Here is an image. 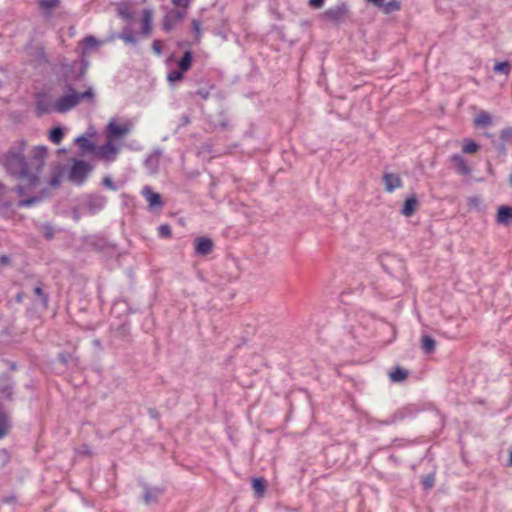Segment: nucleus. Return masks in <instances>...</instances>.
Segmentation results:
<instances>
[{
    "instance_id": "1",
    "label": "nucleus",
    "mask_w": 512,
    "mask_h": 512,
    "mask_svg": "<svg viewBox=\"0 0 512 512\" xmlns=\"http://www.w3.org/2000/svg\"><path fill=\"white\" fill-rule=\"evenodd\" d=\"M27 148V141L19 139L6 152L0 154V165L7 175L16 180L27 181L26 185L18 184L12 189L20 197L32 193L40 184V174L48 154L46 146H35L30 158H28L26 155Z\"/></svg>"
},
{
    "instance_id": "2",
    "label": "nucleus",
    "mask_w": 512,
    "mask_h": 512,
    "mask_svg": "<svg viewBox=\"0 0 512 512\" xmlns=\"http://www.w3.org/2000/svg\"><path fill=\"white\" fill-rule=\"evenodd\" d=\"M68 94L60 96L54 103L53 109L58 113H66L79 104L77 92L71 83L66 85Z\"/></svg>"
},
{
    "instance_id": "3",
    "label": "nucleus",
    "mask_w": 512,
    "mask_h": 512,
    "mask_svg": "<svg viewBox=\"0 0 512 512\" xmlns=\"http://www.w3.org/2000/svg\"><path fill=\"white\" fill-rule=\"evenodd\" d=\"M92 166L84 161L75 159L69 171V180L77 184H82L92 170Z\"/></svg>"
},
{
    "instance_id": "4",
    "label": "nucleus",
    "mask_w": 512,
    "mask_h": 512,
    "mask_svg": "<svg viewBox=\"0 0 512 512\" xmlns=\"http://www.w3.org/2000/svg\"><path fill=\"white\" fill-rule=\"evenodd\" d=\"M87 71V62L73 61L72 64L65 66L63 79L66 82H73L81 80Z\"/></svg>"
},
{
    "instance_id": "5",
    "label": "nucleus",
    "mask_w": 512,
    "mask_h": 512,
    "mask_svg": "<svg viewBox=\"0 0 512 512\" xmlns=\"http://www.w3.org/2000/svg\"><path fill=\"white\" fill-rule=\"evenodd\" d=\"M348 13V7L345 3H340L324 11L320 18L334 25H338Z\"/></svg>"
},
{
    "instance_id": "6",
    "label": "nucleus",
    "mask_w": 512,
    "mask_h": 512,
    "mask_svg": "<svg viewBox=\"0 0 512 512\" xmlns=\"http://www.w3.org/2000/svg\"><path fill=\"white\" fill-rule=\"evenodd\" d=\"M187 14L184 9L170 10L162 19V29L166 32H170L176 24L183 21Z\"/></svg>"
},
{
    "instance_id": "7",
    "label": "nucleus",
    "mask_w": 512,
    "mask_h": 512,
    "mask_svg": "<svg viewBox=\"0 0 512 512\" xmlns=\"http://www.w3.org/2000/svg\"><path fill=\"white\" fill-rule=\"evenodd\" d=\"M107 198L101 194H89L85 199V207L91 215L100 212L106 206Z\"/></svg>"
},
{
    "instance_id": "8",
    "label": "nucleus",
    "mask_w": 512,
    "mask_h": 512,
    "mask_svg": "<svg viewBox=\"0 0 512 512\" xmlns=\"http://www.w3.org/2000/svg\"><path fill=\"white\" fill-rule=\"evenodd\" d=\"M14 381L8 374L0 375V394L3 399L12 401L14 399Z\"/></svg>"
},
{
    "instance_id": "9",
    "label": "nucleus",
    "mask_w": 512,
    "mask_h": 512,
    "mask_svg": "<svg viewBox=\"0 0 512 512\" xmlns=\"http://www.w3.org/2000/svg\"><path fill=\"white\" fill-rule=\"evenodd\" d=\"M195 253L199 256H206L214 249V242L211 238L200 236L194 240Z\"/></svg>"
},
{
    "instance_id": "10",
    "label": "nucleus",
    "mask_w": 512,
    "mask_h": 512,
    "mask_svg": "<svg viewBox=\"0 0 512 512\" xmlns=\"http://www.w3.org/2000/svg\"><path fill=\"white\" fill-rule=\"evenodd\" d=\"M142 487L144 489L142 499L146 505L157 503L158 498L165 492L164 487H150L146 483Z\"/></svg>"
},
{
    "instance_id": "11",
    "label": "nucleus",
    "mask_w": 512,
    "mask_h": 512,
    "mask_svg": "<svg viewBox=\"0 0 512 512\" xmlns=\"http://www.w3.org/2000/svg\"><path fill=\"white\" fill-rule=\"evenodd\" d=\"M142 195L149 203V207L151 209L162 208L164 203L162 201V197L159 193L154 192L150 186H145L142 189Z\"/></svg>"
},
{
    "instance_id": "12",
    "label": "nucleus",
    "mask_w": 512,
    "mask_h": 512,
    "mask_svg": "<svg viewBox=\"0 0 512 512\" xmlns=\"http://www.w3.org/2000/svg\"><path fill=\"white\" fill-rule=\"evenodd\" d=\"M50 195H51L50 190L48 188H43L40 190V192L37 195L19 200L17 203V206L18 207H31L37 203H40L44 199L50 197Z\"/></svg>"
},
{
    "instance_id": "13",
    "label": "nucleus",
    "mask_w": 512,
    "mask_h": 512,
    "mask_svg": "<svg viewBox=\"0 0 512 512\" xmlns=\"http://www.w3.org/2000/svg\"><path fill=\"white\" fill-rule=\"evenodd\" d=\"M418 410L413 405H408L402 408H399L396 410L392 415V419L394 423H398L400 421H403L405 419H412L415 418L417 415Z\"/></svg>"
},
{
    "instance_id": "14",
    "label": "nucleus",
    "mask_w": 512,
    "mask_h": 512,
    "mask_svg": "<svg viewBox=\"0 0 512 512\" xmlns=\"http://www.w3.org/2000/svg\"><path fill=\"white\" fill-rule=\"evenodd\" d=\"M451 163H453L454 168L457 173L463 176H469L472 173L471 167L468 165L467 161L463 156L459 154H453L450 158Z\"/></svg>"
},
{
    "instance_id": "15",
    "label": "nucleus",
    "mask_w": 512,
    "mask_h": 512,
    "mask_svg": "<svg viewBox=\"0 0 512 512\" xmlns=\"http://www.w3.org/2000/svg\"><path fill=\"white\" fill-rule=\"evenodd\" d=\"M118 153V148L110 140L104 143L96 151L97 156L107 161H113Z\"/></svg>"
},
{
    "instance_id": "16",
    "label": "nucleus",
    "mask_w": 512,
    "mask_h": 512,
    "mask_svg": "<svg viewBox=\"0 0 512 512\" xmlns=\"http://www.w3.org/2000/svg\"><path fill=\"white\" fill-rule=\"evenodd\" d=\"M129 128L125 125L117 124L115 121H111L107 126V135L109 139H118L127 134Z\"/></svg>"
},
{
    "instance_id": "17",
    "label": "nucleus",
    "mask_w": 512,
    "mask_h": 512,
    "mask_svg": "<svg viewBox=\"0 0 512 512\" xmlns=\"http://www.w3.org/2000/svg\"><path fill=\"white\" fill-rule=\"evenodd\" d=\"M383 182L387 192L391 193L395 189L402 187V180L399 175L395 173H385L383 175Z\"/></svg>"
},
{
    "instance_id": "18",
    "label": "nucleus",
    "mask_w": 512,
    "mask_h": 512,
    "mask_svg": "<svg viewBox=\"0 0 512 512\" xmlns=\"http://www.w3.org/2000/svg\"><path fill=\"white\" fill-rule=\"evenodd\" d=\"M53 109V103H51L45 95H38L36 98V113L38 116L49 114Z\"/></svg>"
},
{
    "instance_id": "19",
    "label": "nucleus",
    "mask_w": 512,
    "mask_h": 512,
    "mask_svg": "<svg viewBox=\"0 0 512 512\" xmlns=\"http://www.w3.org/2000/svg\"><path fill=\"white\" fill-rule=\"evenodd\" d=\"M114 335L116 338L123 342H131V326L128 320L122 322L119 326L114 329Z\"/></svg>"
},
{
    "instance_id": "20",
    "label": "nucleus",
    "mask_w": 512,
    "mask_h": 512,
    "mask_svg": "<svg viewBox=\"0 0 512 512\" xmlns=\"http://www.w3.org/2000/svg\"><path fill=\"white\" fill-rule=\"evenodd\" d=\"M418 206L419 201L416 195L412 194L405 199L401 213L406 217H410L416 212Z\"/></svg>"
},
{
    "instance_id": "21",
    "label": "nucleus",
    "mask_w": 512,
    "mask_h": 512,
    "mask_svg": "<svg viewBox=\"0 0 512 512\" xmlns=\"http://www.w3.org/2000/svg\"><path fill=\"white\" fill-rule=\"evenodd\" d=\"M496 221L498 224L509 225L512 222V207L500 206L497 210Z\"/></svg>"
},
{
    "instance_id": "22",
    "label": "nucleus",
    "mask_w": 512,
    "mask_h": 512,
    "mask_svg": "<svg viewBox=\"0 0 512 512\" xmlns=\"http://www.w3.org/2000/svg\"><path fill=\"white\" fill-rule=\"evenodd\" d=\"M152 22H153V11L151 9H144L142 11V19H141V34L142 35H150L152 31Z\"/></svg>"
},
{
    "instance_id": "23",
    "label": "nucleus",
    "mask_w": 512,
    "mask_h": 512,
    "mask_svg": "<svg viewBox=\"0 0 512 512\" xmlns=\"http://www.w3.org/2000/svg\"><path fill=\"white\" fill-rule=\"evenodd\" d=\"M388 375L391 382L400 383L408 378L409 371L401 366H395Z\"/></svg>"
},
{
    "instance_id": "24",
    "label": "nucleus",
    "mask_w": 512,
    "mask_h": 512,
    "mask_svg": "<svg viewBox=\"0 0 512 512\" xmlns=\"http://www.w3.org/2000/svg\"><path fill=\"white\" fill-rule=\"evenodd\" d=\"M10 428V418L5 406L0 402V433L5 437Z\"/></svg>"
},
{
    "instance_id": "25",
    "label": "nucleus",
    "mask_w": 512,
    "mask_h": 512,
    "mask_svg": "<svg viewBox=\"0 0 512 512\" xmlns=\"http://www.w3.org/2000/svg\"><path fill=\"white\" fill-rule=\"evenodd\" d=\"M117 15L128 23L132 22L134 19L130 6L126 2H121L117 5Z\"/></svg>"
},
{
    "instance_id": "26",
    "label": "nucleus",
    "mask_w": 512,
    "mask_h": 512,
    "mask_svg": "<svg viewBox=\"0 0 512 512\" xmlns=\"http://www.w3.org/2000/svg\"><path fill=\"white\" fill-rule=\"evenodd\" d=\"M193 62V53L191 50H187L184 52L183 56L177 63L178 68L184 73L190 70Z\"/></svg>"
},
{
    "instance_id": "27",
    "label": "nucleus",
    "mask_w": 512,
    "mask_h": 512,
    "mask_svg": "<svg viewBox=\"0 0 512 512\" xmlns=\"http://www.w3.org/2000/svg\"><path fill=\"white\" fill-rule=\"evenodd\" d=\"M252 488L257 497H262L267 489V480L263 477L253 478Z\"/></svg>"
},
{
    "instance_id": "28",
    "label": "nucleus",
    "mask_w": 512,
    "mask_h": 512,
    "mask_svg": "<svg viewBox=\"0 0 512 512\" xmlns=\"http://www.w3.org/2000/svg\"><path fill=\"white\" fill-rule=\"evenodd\" d=\"M36 2L45 14H50L53 9L59 7L61 0H36Z\"/></svg>"
},
{
    "instance_id": "29",
    "label": "nucleus",
    "mask_w": 512,
    "mask_h": 512,
    "mask_svg": "<svg viewBox=\"0 0 512 512\" xmlns=\"http://www.w3.org/2000/svg\"><path fill=\"white\" fill-rule=\"evenodd\" d=\"M75 142L79 145L81 150L85 152H95L96 151V145L94 142L89 140L86 136L81 135L76 138Z\"/></svg>"
},
{
    "instance_id": "30",
    "label": "nucleus",
    "mask_w": 512,
    "mask_h": 512,
    "mask_svg": "<svg viewBox=\"0 0 512 512\" xmlns=\"http://www.w3.org/2000/svg\"><path fill=\"white\" fill-rule=\"evenodd\" d=\"M62 175L63 167L59 163H57L52 169L51 177L48 182L49 185L52 187H58L60 185Z\"/></svg>"
},
{
    "instance_id": "31",
    "label": "nucleus",
    "mask_w": 512,
    "mask_h": 512,
    "mask_svg": "<svg viewBox=\"0 0 512 512\" xmlns=\"http://www.w3.org/2000/svg\"><path fill=\"white\" fill-rule=\"evenodd\" d=\"M436 341L430 335H423L421 338V349L426 354H431L435 351Z\"/></svg>"
},
{
    "instance_id": "32",
    "label": "nucleus",
    "mask_w": 512,
    "mask_h": 512,
    "mask_svg": "<svg viewBox=\"0 0 512 512\" xmlns=\"http://www.w3.org/2000/svg\"><path fill=\"white\" fill-rule=\"evenodd\" d=\"M59 361L64 364L65 366H69L71 364L77 365L78 364V357L75 356L74 353L62 351L58 354Z\"/></svg>"
},
{
    "instance_id": "33",
    "label": "nucleus",
    "mask_w": 512,
    "mask_h": 512,
    "mask_svg": "<svg viewBox=\"0 0 512 512\" xmlns=\"http://www.w3.org/2000/svg\"><path fill=\"white\" fill-rule=\"evenodd\" d=\"M118 37L127 44L137 43V38L135 37L133 30L129 25L123 28V30L119 33Z\"/></svg>"
},
{
    "instance_id": "34",
    "label": "nucleus",
    "mask_w": 512,
    "mask_h": 512,
    "mask_svg": "<svg viewBox=\"0 0 512 512\" xmlns=\"http://www.w3.org/2000/svg\"><path fill=\"white\" fill-rule=\"evenodd\" d=\"M64 137V129L61 126H55L49 131V140L54 144H60Z\"/></svg>"
},
{
    "instance_id": "35",
    "label": "nucleus",
    "mask_w": 512,
    "mask_h": 512,
    "mask_svg": "<svg viewBox=\"0 0 512 512\" xmlns=\"http://www.w3.org/2000/svg\"><path fill=\"white\" fill-rule=\"evenodd\" d=\"M33 293L39 297L41 304L44 308H48L49 305V294L46 293L41 285H37L33 288Z\"/></svg>"
},
{
    "instance_id": "36",
    "label": "nucleus",
    "mask_w": 512,
    "mask_h": 512,
    "mask_svg": "<svg viewBox=\"0 0 512 512\" xmlns=\"http://www.w3.org/2000/svg\"><path fill=\"white\" fill-rule=\"evenodd\" d=\"M475 124L478 126H488L492 123L491 115L486 111H481L474 120Z\"/></svg>"
},
{
    "instance_id": "37",
    "label": "nucleus",
    "mask_w": 512,
    "mask_h": 512,
    "mask_svg": "<svg viewBox=\"0 0 512 512\" xmlns=\"http://www.w3.org/2000/svg\"><path fill=\"white\" fill-rule=\"evenodd\" d=\"M480 149V145L470 138L464 139L462 151L467 154L476 153Z\"/></svg>"
},
{
    "instance_id": "38",
    "label": "nucleus",
    "mask_w": 512,
    "mask_h": 512,
    "mask_svg": "<svg viewBox=\"0 0 512 512\" xmlns=\"http://www.w3.org/2000/svg\"><path fill=\"white\" fill-rule=\"evenodd\" d=\"M493 70L496 73L504 74L507 76V75H509L510 70H511L510 62L509 61L497 62L494 65Z\"/></svg>"
},
{
    "instance_id": "39",
    "label": "nucleus",
    "mask_w": 512,
    "mask_h": 512,
    "mask_svg": "<svg viewBox=\"0 0 512 512\" xmlns=\"http://www.w3.org/2000/svg\"><path fill=\"white\" fill-rule=\"evenodd\" d=\"M83 50L84 52L88 49L97 48L100 42L92 35L86 36L83 41Z\"/></svg>"
},
{
    "instance_id": "40",
    "label": "nucleus",
    "mask_w": 512,
    "mask_h": 512,
    "mask_svg": "<svg viewBox=\"0 0 512 512\" xmlns=\"http://www.w3.org/2000/svg\"><path fill=\"white\" fill-rule=\"evenodd\" d=\"M421 484H422V487L424 490H429V489L433 488V486L435 484V474L429 473L425 476H422Z\"/></svg>"
},
{
    "instance_id": "41",
    "label": "nucleus",
    "mask_w": 512,
    "mask_h": 512,
    "mask_svg": "<svg viewBox=\"0 0 512 512\" xmlns=\"http://www.w3.org/2000/svg\"><path fill=\"white\" fill-rule=\"evenodd\" d=\"M192 30L194 32V42L196 44H199L201 41L202 33H201V22L197 19H193L192 23Z\"/></svg>"
},
{
    "instance_id": "42",
    "label": "nucleus",
    "mask_w": 512,
    "mask_h": 512,
    "mask_svg": "<svg viewBox=\"0 0 512 512\" xmlns=\"http://www.w3.org/2000/svg\"><path fill=\"white\" fill-rule=\"evenodd\" d=\"M386 14L392 13L400 9V2L398 0L384 1V6L380 7Z\"/></svg>"
},
{
    "instance_id": "43",
    "label": "nucleus",
    "mask_w": 512,
    "mask_h": 512,
    "mask_svg": "<svg viewBox=\"0 0 512 512\" xmlns=\"http://www.w3.org/2000/svg\"><path fill=\"white\" fill-rule=\"evenodd\" d=\"M228 30H229V28H228V21L226 19H222L221 20V26L216 27L213 30V33L215 35H217V36L222 37L223 39H226L227 38V31Z\"/></svg>"
},
{
    "instance_id": "44",
    "label": "nucleus",
    "mask_w": 512,
    "mask_h": 512,
    "mask_svg": "<svg viewBox=\"0 0 512 512\" xmlns=\"http://www.w3.org/2000/svg\"><path fill=\"white\" fill-rule=\"evenodd\" d=\"M160 156H161V152L159 150H156L146 157L145 163L147 165L158 166Z\"/></svg>"
},
{
    "instance_id": "45",
    "label": "nucleus",
    "mask_w": 512,
    "mask_h": 512,
    "mask_svg": "<svg viewBox=\"0 0 512 512\" xmlns=\"http://www.w3.org/2000/svg\"><path fill=\"white\" fill-rule=\"evenodd\" d=\"M184 78V72L181 71L179 68L172 70L167 75V80L171 83L180 81Z\"/></svg>"
},
{
    "instance_id": "46",
    "label": "nucleus",
    "mask_w": 512,
    "mask_h": 512,
    "mask_svg": "<svg viewBox=\"0 0 512 512\" xmlns=\"http://www.w3.org/2000/svg\"><path fill=\"white\" fill-rule=\"evenodd\" d=\"M43 236L46 240L51 241L54 238L55 230L54 227L50 223H45L42 225Z\"/></svg>"
},
{
    "instance_id": "47",
    "label": "nucleus",
    "mask_w": 512,
    "mask_h": 512,
    "mask_svg": "<svg viewBox=\"0 0 512 512\" xmlns=\"http://www.w3.org/2000/svg\"><path fill=\"white\" fill-rule=\"evenodd\" d=\"M499 140L504 143H509L512 141V127H506L501 130Z\"/></svg>"
},
{
    "instance_id": "48",
    "label": "nucleus",
    "mask_w": 512,
    "mask_h": 512,
    "mask_svg": "<svg viewBox=\"0 0 512 512\" xmlns=\"http://www.w3.org/2000/svg\"><path fill=\"white\" fill-rule=\"evenodd\" d=\"M77 96L79 98V103L84 100V99H87L88 101H94V97H95V94L93 92V89L91 87H89L86 91L84 92H77Z\"/></svg>"
},
{
    "instance_id": "49",
    "label": "nucleus",
    "mask_w": 512,
    "mask_h": 512,
    "mask_svg": "<svg viewBox=\"0 0 512 512\" xmlns=\"http://www.w3.org/2000/svg\"><path fill=\"white\" fill-rule=\"evenodd\" d=\"M158 234L161 238H169L172 235V229L169 224H161L158 227Z\"/></svg>"
},
{
    "instance_id": "50",
    "label": "nucleus",
    "mask_w": 512,
    "mask_h": 512,
    "mask_svg": "<svg viewBox=\"0 0 512 512\" xmlns=\"http://www.w3.org/2000/svg\"><path fill=\"white\" fill-rule=\"evenodd\" d=\"M506 143L503 141H493V146L499 156L505 157L507 154Z\"/></svg>"
},
{
    "instance_id": "51",
    "label": "nucleus",
    "mask_w": 512,
    "mask_h": 512,
    "mask_svg": "<svg viewBox=\"0 0 512 512\" xmlns=\"http://www.w3.org/2000/svg\"><path fill=\"white\" fill-rule=\"evenodd\" d=\"M76 451L79 455L82 456L91 457L93 455V451L88 444H82Z\"/></svg>"
},
{
    "instance_id": "52",
    "label": "nucleus",
    "mask_w": 512,
    "mask_h": 512,
    "mask_svg": "<svg viewBox=\"0 0 512 512\" xmlns=\"http://www.w3.org/2000/svg\"><path fill=\"white\" fill-rule=\"evenodd\" d=\"M102 185L110 190H113V191L117 190L116 184L109 176H106L103 178Z\"/></svg>"
},
{
    "instance_id": "53",
    "label": "nucleus",
    "mask_w": 512,
    "mask_h": 512,
    "mask_svg": "<svg viewBox=\"0 0 512 512\" xmlns=\"http://www.w3.org/2000/svg\"><path fill=\"white\" fill-rule=\"evenodd\" d=\"M172 4L177 6L179 9H184L187 11V8L190 6V0H171Z\"/></svg>"
},
{
    "instance_id": "54",
    "label": "nucleus",
    "mask_w": 512,
    "mask_h": 512,
    "mask_svg": "<svg viewBox=\"0 0 512 512\" xmlns=\"http://www.w3.org/2000/svg\"><path fill=\"white\" fill-rule=\"evenodd\" d=\"M152 50L155 54L160 55L163 50L162 42L160 40H154L152 43Z\"/></svg>"
},
{
    "instance_id": "55",
    "label": "nucleus",
    "mask_w": 512,
    "mask_h": 512,
    "mask_svg": "<svg viewBox=\"0 0 512 512\" xmlns=\"http://www.w3.org/2000/svg\"><path fill=\"white\" fill-rule=\"evenodd\" d=\"M1 501L4 504H15L17 503V496L14 493H12L10 495L3 497Z\"/></svg>"
},
{
    "instance_id": "56",
    "label": "nucleus",
    "mask_w": 512,
    "mask_h": 512,
    "mask_svg": "<svg viewBox=\"0 0 512 512\" xmlns=\"http://www.w3.org/2000/svg\"><path fill=\"white\" fill-rule=\"evenodd\" d=\"M196 95H198L200 98H202L203 100H207L210 96V92L209 90L205 89V88H200L198 89L196 92H195Z\"/></svg>"
},
{
    "instance_id": "57",
    "label": "nucleus",
    "mask_w": 512,
    "mask_h": 512,
    "mask_svg": "<svg viewBox=\"0 0 512 512\" xmlns=\"http://www.w3.org/2000/svg\"><path fill=\"white\" fill-rule=\"evenodd\" d=\"M71 215H72V219L75 221V222H78L80 221L81 217H82V213L80 212V208L79 207H74L71 211Z\"/></svg>"
},
{
    "instance_id": "58",
    "label": "nucleus",
    "mask_w": 512,
    "mask_h": 512,
    "mask_svg": "<svg viewBox=\"0 0 512 512\" xmlns=\"http://www.w3.org/2000/svg\"><path fill=\"white\" fill-rule=\"evenodd\" d=\"M184 175L187 179L192 180V179L197 178L200 175V172H199V170L194 169V170H190V171H185Z\"/></svg>"
},
{
    "instance_id": "59",
    "label": "nucleus",
    "mask_w": 512,
    "mask_h": 512,
    "mask_svg": "<svg viewBox=\"0 0 512 512\" xmlns=\"http://www.w3.org/2000/svg\"><path fill=\"white\" fill-rule=\"evenodd\" d=\"M325 0H309V6L314 9H320L323 7Z\"/></svg>"
},
{
    "instance_id": "60",
    "label": "nucleus",
    "mask_w": 512,
    "mask_h": 512,
    "mask_svg": "<svg viewBox=\"0 0 512 512\" xmlns=\"http://www.w3.org/2000/svg\"><path fill=\"white\" fill-rule=\"evenodd\" d=\"M148 414L152 419H155L160 423V413L156 410V408H149Z\"/></svg>"
},
{
    "instance_id": "61",
    "label": "nucleus",
    "mask_w": 512,
    "mask_h": 512,
    "mask_svg": "<svg viewBox=\"0 0 512 512\" xmlns=\"http://www.w3.org/2000/svg\"><path fill=\"white\" fill-rule=\"evenodd\" d=\"M376 422L379 424V425H384V426H388V425H393L395 424L391 415L389 417H387L386 419H383V420H376Z\"/></svg>"
},
{
    "instance_id": "62",
    "label": "nucleus",
    "mask_w": 512,
    "mask_h": 512,
    "mask_svg": "<svg viewBox=\"0 0 512 512\" xmlns=\"http://www.w3.org/2000/svg\"><path fill=\"white\" fill-rule=\"evenodd\" d=\"M10 262H11V260H10L9 256H7V255L0 256V265L1 266L9 265Z\"/></svg>"
},
{
    "instance_id": "63",
    "label": "nucleus",
    "mask_w": 512,
    "mask_h": 512,
    "mask_svg": "<svg viewBox=\"0 0 512 512\" xmlns=\"http://www.w3.org/2000/svg\"><path fill=\"white\" fill-rule=\"evenodd\" d=\"M368 3L373 4L375 7L380 8L384 6V0H366Z\"/></svg>"
},
{
    "instance_id": "64",
    "label": "nucleus",
    "mask_w": 512,
    "mask_h": 512,
    "mask_svg": "<svg viewBox=\"0 0 512 512\" xmlns=\"http://www.w3.org/2000/svg\"><path fill=\"white\" fill-rule=\"evenodd\" d=\"M16 301L18 303L22 302V299H23V293L20 292V293H17L16 297H15Z\"/></svg>"
}]
</instances>
